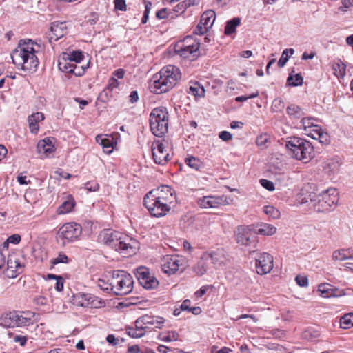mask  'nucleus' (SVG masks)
I'll return each mask as SVG.
<instances>
[{
    "mask_svg": "<svg viewBox=\"0 0 353 353\" xmlns=\"http://www.w3.org/2000/svg\"><path fill=\"white\" fill-rule=\"evenodd\" d=\"M40 46L30 39L21 41L12 52L11 59L17 69L28 72H34L39 61L37 56Z\"/></svg>",
    "mask_w": 353,
    "mask_h": 353,
    "instance_id": "nucleus-1",
    "label": "nucleus"
},
{
    "mask_svg": "<svg viewBox=\"0 0 353 353\" xmlns=\"http://www.w3.org/2000/svg\"><path fill=\"white\" fill-rule=\"evenodd\" d=\"M181 73L175 65H168L152 77L149 88L156 94L165 93L172 90L181 80Z\"/></svg>",
    "mask_w": 353,
    "mask_h": 353,
    "instance_id": "nucleus-2",
    "label": "nucleus"
},
{
    "mask_svg": "<svg viewBox=\"0 0 353 353\" xmlns=\"http://www.w3.org/2000/svg\"><path fill=\"white\" fill-rule=\"evenodd\" d=\"M99 241L124 254H131L134 252V247L136 243L132 239L111 229L101 231L99 235Z\"/></svg>",
    "mask_w": 353,
    "mask_h": 353,
    "instance_id": "nucleus-3",
    "label": "nucleus"
},
{
    "mask_svg": "<svg viewBox=\"0 0 353 353\" xmlns=\"http://www.w3.org/2000/svg\"><path fill=\"white\" fill-rule=\"evenodd\" d=\"M99 283V287L104 291L111 290L117 295L123 296L129 294L133 289L132 276L123 270H114L110 280L109 285L105 287Z\"/></svg>",
    "mask_w": 353,
    "mask_h": 353,
    "instance_id": "nucleus-4",
    "label": "nucleus"
},
{
    "mask_svg": "<svg viewBox=\"0 0 353 353\" xmlns=\"http://www.w3.org/2000/svg\"><path fill=\"white\" fill-rule=\"evenodd\" d=\"M164 322L163 317L143 315L136 320L134 327H128L126 332L132 338H141L152 327L160 328Z\"/></svg>",
    "mask_w": 353,
    "mask_h": 353,
    "instance_id": "nucleus-5",
    "label": "nucleus"
},
{
    "mask_svg": "<svg viewBox=\"0 0 353 353\" xmlns=\"http://www.w3.org/2000/svg\"><path fill=\"white\" fill-rule=\"evenodd\" d=\"M285 146L290 154L297 160L309 161L314 156V148L310 142L300 137H291Z\"/></svg>",
    "mask_w": 353,
    "mask_h": 353,
    "instance_id": "nucleus-6",
    "label": "nucleus"
},
{
    "mask_svg": "<svg viewBox=\"0 0 353 353\" xmlns=\"http://www.w3.org/2000/svg\"><path fill=\"white\" fill-rule=\"evenodd\" d=\"M169 114L166 108L158 107L150 114V130L156 137H162L168 132Z\"/></svg>",
    "mask_w": 353,
    "mask_h": 353,
    "instance_id": "nucleus-7",
    "label": "nucleus"
},
{
    "mask_svg": "<svg viewBox=\"0 0 353 353\" xmlns=\"http://www.w3.org/2000/svg\"><path fill=\"white\" fill-rule=\"evenodd\" d=\"M199 47L200 43L196 39L188 36L176 43L174 51L181 57L194 60L199 55Z\"/></svg>",
    "mask_w": 353,
    "mask_h": 353,
    "instance_id": "nucleus-8",
    "label": "nucleus"
},
{
    "mask_svg": "<svg viewBox=\"0 0 353 353\" xmlns=\"http://www.w3.org/2000/svg\"><path fill=\"white\" fill-rule=\"evenodd\" d=\"M34 316L30 312H10L2 318L1 324L7 327L29 326L34 323Z\"/></svg>",
    "mask_w": 353,
    "mask_h": 353,
    "instance_id": "nucleus-9",
    "label": "nucleus"
},
{
    "mask_svg": "<svg viewBox=\"0 0 353 353\" xmlns=\"http://www.w3.org/2000/svg\"><path fill=\"white\" fill-rule=\"evenodd\" d=\"M143 204L150 214L155 217L165 216L171 209L170 205L161 202V200L157 198V196H154V194L150 192L144 196Z\"/></svg>",
    "mask_w": 353,
    "mask_h": 353,
    "instance_id": "nucleus-10",
    "label": "nucleus"
},
{
    "mask_svg": "<svg viewBox=\"0 0 353 353\" xmlns=\"http://www.w3.org/2000/svg\"><path fill=\"white\" fill-rule=\"evenodd\" d=\"M235 239L241 245L256 248L258 239L254 233L253 225H240L234 230Z\"/></svg>",
    "mask_w": 353,
    "mask_h": 353,
    "instance_id": "nucleus-11",
    "label": "nucleus"
},
{
    "mask_svg": "<svg viewBox=\"0 0 353 353\" xmlns=\"http://www.w3.org/2000/svg\"><path fill=\"white\" fill-rule=\"evenodd\" d=\"M82 233L81 225L70 222L63 225L57 232V238L63 241V245L74 241L79 239Z\"/></svg>",
    "mask_w": 353,
    "mask_h": 353,
    "instance_id": "nucleus-12",
    "label": "nucleus"
},
{
    "mask_svg": "<svg viewBox=\"0 0 353 353\" xmlns=\"http://www.w3.org/2000/svg\"><path fill=\"white\" fill-rule=\"evenodd\" d=\"M339 201V192L336 188H330L318 196L317 210L327 211L334 208Z\"/></svg>",
    "mask_w": 353,
    "mask_h": 353,
    "instance_id": "nucleus-13",
    "label": "nucleus"
},
{
    "mask_svg": "<svg viewBox=\"0 0 353 353\" xmlns=\"http://www.w3.org/2000/svg\"><path fill=\"white\" fill-rule=\"evenodd\" d=\"M72 303L79 307L94 308H100L105 305V303L101 299L92 294L82 292L73 295Z\"/></svg>",
    "mask_w": 353,
    "mask_h": 353,
    "instance_id": "nucleus-14",
    "label": "nucleus"
},
{
    "mask_svg": "<svg viewBox=\"0 0 353 353\" xmlns=\"http://www.w3.org/2000/svg\"><path fill=\"white\" fill-rule=\"evenodd\" d=\"M134 274L140 285L147 290L154 289L159 285L158 280L150 272L148 268L140 266L137 268Z\"/></svg>",
    "mask_w": 353,
    "mask_h": 353,
    "instance_id": "nucleus-15",
    "label": "nucleus"
},
{
    "mask_svg": "<svg viewBox=\"0 0 353 353\" xmlns=\"http://www.w3.org/2000/svg\"><path fill=\"white\" fill-rule=\"evenodd\" d=\"M184 265L185 259L177 255L165 256L161 261L162 270L169 275L174 274L181 268L183 269Z\"/></svg>",
    "mask_w": 353,
    "mask_h": 353,
    "instance_id": "nucleus-16",
    "label": "nucleus"
},
{
    "mask_svg": "<svg viewBox=\"0 0 353 353\" xmlns=\"http://www.w3.org/2000/svg\"><path fill=\"white\" fill-rule=\"evenodd\" d=\"M232 200L225 195L205 196L197 200V204L202 208H215L220 205H229Z\"/></svg>",
    "mask_w": 353,
    "mask_h": 353,
    "instance_id": "nucleus-17",
    "label": "nucleus"
},
{
    "mask_svg": "<svg viewBox=\"0 0 353 353\" xmlns=\"http://www.w3.org/2000/svg\"><path fill=\"white\" fill-rule=\"evenodd\" d=\"M152 152L154 161L157 164L164 165L170 159L165 143L161 141H157L152 143Z\"/></svg>",
    "mask_w": 353,
    "mask_h": 353,
    "instance_id": "nucleus-18",
    "label": "nucleus"
},
{
    "mask_svg": "<svg viewBox=\"0 0 353 353\" xmlns=\"http://www.w3.org/2000/svg\"><path fill=\"white\" fill-rule=\"evenodd\" d=\"M23 270L20 257L15 253L8 255L6 274L8 278L14 279Z\"/></svg>",
    "mask_w": 353,
    "mask_h": 353,
    "instance_id": "nucleus-19",
    "label": "nucleus"
},
{
    "mask_svg": "<svg viewBox=\"0 0 353 353\" xmlns=\"http://www.w3.org/2000/svg\"><path fill=\"white\" fill-rule=\"evenodd\" d=\"M255 267L259 274H266L273 268V257L267 252L261 253L256 258Z\"/></svg>",
    "mask_w": 353,
    "mask_h": 353,
    "instance_id": "nucleus-20",
    "label": "nucleus"
},
{
    "mask_svg": "<svg viewBox=\"0 0 353 353\" xmlns=\"http://www.w3.org/2000/svg\"><path fill=\"white\" fill-rule=\"evenodd\" d=\"M150 192L168 205H170L176 201L174 190L168 185H161Z\"/></svg>",
    "mask_w": 353,
    "mask_h": 353,
    "instance_id": "nucleus-21",
    "label": "nucleus"
},
{
    "mask_svg": "<svg viewBox=\"0 0 353 353\" xmlns=\"http://www.w3.org/2000/svg\"><path fill=\"white\" fill-rule=\"evenodd\" d=\"M66 29L67 26L65 22L55 21L52 23L50 31L48 35L49 41H57L63 37L67 32Z\"/></svg>",
    "mask_w": 353,
    "mask_h": 353,
    "instance_id": "nucleus-22",
    "label": "nucleus"
},
{
    "mask_svg": "<svg viewBox=\"0 0 353 353\" xmlns=\"http://www.w3.org/2000/svg\"><path fill=\"white\" fill-rule=\"evenodd\" d=\"M37 149L41 158L48 157L55 150L52 139L47 137L40 140L37 143Z\"/></svg>",
    "mask_w": 353,
    "mask_h": 353,
    "instance_id": "nucleus-23",
    "label": "nucleus"
},
{
    "mask_svg": "<svg viewBox=\"0 0 353 353\" xmlns=\"http://www.w3.org/2000/svg\"><path fill=\"white\" fill-rule=\"evenodd\" d=\"M316 119L313 117H303L297 128L303 130L305 134L310 137L314 132V130L319 126V125L316 123Z\"/></svg>",
    "mask_w": 353,
    "mask_h": 353,
    "instance_id": "nucleus-24",
    "label": "nucleus"
},
{
    "mask_svg": "<svg viewBox=\"0 0 353 353\" xmlns=\"http://www.w3.org/2000/svg\"><path fill=\"white\" fill-rule=\"evenodd\" d=\"M96 141L100 144L106 154H110L114 149V145L116 144L114 138L108 134H99L96 137Z\"/></svg>",
    "mask_w": 353,
    "mask_h": 353,
    "instance_id": "nucleus-25",
    "label": "nucleus"
},
{
    "mask_svg": "<svg viewBox=\"0 0 353 353\" xmlns=\"http://www.w3.org/2000/svg\"><path fill=\"white\" fill-rule=\"evenodd\" d=\"M44 119V114L39 112L33 113L28 117L29 128L32 133L37 134L39 130V123Z\"/></svg>",
    "mask_w": 353,
    "mask_h": 353,
    "instance_id": "nucleus-26",
    "label": "nucleus"
},
{
    "mask_svg": "<svg viewBox=\"0 0 353 353\" xmlns=\"http://www.w3.org/2000/svg\"><path fill=\"white\" fill-rule=\"evenodd\" d=\"M253 229L255 235L261 234L263 236H271L276 231V228L274 226L264 223L253 225Z\"/></svg>",
    "mask_w": 353,
    "mask_h": 353,
    "instance_id": "nucleus-27",
    "label": "nucleus"
},
{
    "mask_svg": "<svg viewBox=\"0 0 353 353\" xmlns=\"http://www.w3.org/2000/svg\"><path fill=\"white\" fill-rule=\"evenodd\" d=\"M312 139L318 140L322 145H328L330 143V137L327 132L319 125L310 136Z\"/></svg>",
    "mask_w": 353,
    "mask_h": 353,
    "instance_id": "nucleus-28",
    "label": "nucleus"
},
{
    "mask_svg": "<svg viewBox=\"0 0 353 353\" xmlns=\"http://www.w3.org/2000/svg\"><path fill=\"white\" fill-rule=\"evenodd\" d=\"M67 54H61L59 59L58 66L61 71L66 73H71L74 69V63L72 61L68 60Z\"/></svg>",
    "mask_w": 353,
    "mask_h": 353,
    "instance_id": "nucleus-29",
    "label": "nucleus"
},
{
    "mask_svg": "<svg viewBox=\"0 0 353 353\" xmlns=\"http://www.w3.org/2000/svg\"><path fill=\"white\" fill-rule=\"evenodd\" d=\"M119 86V82L114 77L110 78L107 87L103 90L101 95H105L106 99L113 97V92L116 90Z\"/></svg>",
    "mask_w": 353,
    "mask_h": 353,
    "instance_id": "nucleus-30",
    "label": "nucleus"
},
{
    "mask_svg": "<svg viewBox=\"0 0 353 353\" xmlns=\"http://www.w3.org/2000/svg\"><path fill=\"white\" fill-rule=\"evenodd\" d=\"M216 19V13L212 10H208L203 13L201 17L200 21H201V23L204 24L209 28H210Z\"/></svg>",
    "mask_w": 353,
    "mask_h": 353,
    "instance_id": "nucleus-31",
    "label": "nucleus"
},
{
    "mask_svg": "<svg viewBox=\"0 0 353 353\" xmlns=\"http://www.w3.org/2000/svg\"><path fill=\"white\" fill-rule=\"evenodd\" d=\"M75 202L72 196H69L67 199L62 203L57 210L59 214H65L72 211L74 207Z\"/></svg>",
    "mask_w": 353,
    "mask_h": 353,
    "instance_id": "nucleus-32",
    "label": "nucleus"
},
{
    "mask_svg": "<svg viewBox=\"0 0 353 353\" xmlns=\"http://www.w3.org/2000/svg\"><path fill=\"white\" fill-rule=\"evenodd\" d=\"M318 291L321 296L324 298H329L332 296H338L332 286L329 283H321L318 287Z\"/></svg>",
    "mask_w": 353,
    "mask_h": 353,
    "instance_id": "nucleus-33",
    "label": "nucleus"
},
{
    "mask_svg": "<svg viewBox=\"0 0 353 353\" xmlns=\"http://www.w3.org/2000/svg\"><path fill=\"white\" fill-rule=\"evenodd\" d=\"M215 265H221L225 259L224 250L223 249H217L208 254L207 256Z\"/></svg>",
    "mask_w": 353,
    "mask_h": 353,
    "instance_id": "nucleus-34",
    "label": "nucleus"
},
{
    "mask_svg": "<svg viewBox=\"0 0 353 353\" xmlns=\"http://www.w3.org/2000/svg\"><path fill=\"white\" fill-rule=\"evenodd\" d=\"M332 259L335 261H345L347 259H353V255H351L350 250H338L332 253Z\"/></svg>",
    "mask_w": 353,
    "mask_h": 353,
    "instance_id": "nucleus-35",
    "label": "nucleus"
},
{
    "mask_svg": "<svg viewBox=\"0 0 353 353\" xmlns=\"http://www.w3.org/2000/svg\"><path fill=\"white\" fill-rule=\"evenodd\" d=\"M241 23V19L239 17H234L226 22L224 33L225 35H230L236 32V28Z\"/></svg>",
    "mask_w": 353,
    "mask_h": 353,
    "instance_id": "nucleus-36",
    "label": "nucleus"
},
{
    "mask_svg": "<svg viewBox=\"0 0 353 353\" xmlns=\"http://www.w3.org/2000/svg\"><path fill=\"white\" fill-rule=\"evenodd\" d=\"M188 93L195 97H203L205 95V89L199 83L194 82L190 85Z\"/></svg>",
    "mask_w": 353,
    "mask_h": 353,
    "instance_id": "nucleus-37",
    "label": "nucleus"
},
{
    "mask_svg": "<svg viewBox=\"0 0 353 353\" xmlns=\"http://www.w3.org/2000/svg\"><path fill=\"white\" fill-rule=\"evenodd\" d=\"M287 113L289 117L294 119H298L302 118L304 114L302 109L298 105L291 104L287 108Z\"/></svg>",
    "mask_w": 353,
    "mask_h": 353,
    "instance_id": "nucleus-38",
    "label": "nucleus"
},
{
    "mask_svg": "<svg viewBox=\"0 0 353 353\" xmlns=\"http://www.w3.org/2000/svg\"><path fill=\"white\" fill-rule=\"evenodd\" d=\"M340 163L338 159H328L325 165L324 166L325 171L331 174L336 172L339 168Z\"/></svg>",
    "mask_w": 353,
    "mask_h": 353,
    "instance_id": "nucleus-39",
    "label": "nucleus"
},
{
    "mask_svg": "<svg viewBox=\"0 0 353 353\" xmlns=\"http://www.w3.org/2000/svg\"><path fill=\"white\" fill-rule=\"evenodd\" d=\"M334 74L338 78H343L345 74L346 65L341 61L337 60L332 63Z\"/></svg>",
    "mask_w": 353,
    "mask_h": 353,
    "instance_id": "nucleus-40",
    "label": "nucleus"
},
{
    "mask_svg": "<svg viewBox=\"0 0 353 353\" xmlns=\"http://www.w3.org/2000/svg\"><path fill=\"white\" fill-rule=\"evenodd\" d=\"M62 54H67L68 60L74 63H80L84 58L83 52L80 50H75L71 52H63Z\"/></svg>",
    "mask_w": 353,
    "mask_h": 353,
    "instance_id": "nucleus-41",
    "label": "nucleus"
},
{
    "mask_svg": "<svg viewBox=\"0 0 353 353\" xmlns=\"http://www.w3.org/2000/svg\"><path fill=\"white\" fill-rule=\"evenodd\" d=\"M340 326L343 329H349L353 327V313H348L340 319Z\"/></svg>",
    "mask_w": 353,
    "mask_h": 353,
    "instance_id": "nucleus-42",
    "label": "nucleus"
},
{
    "mask_svg": "<svg viewBox=\"0 0 353 353\" xmlns=\"http://www.w3.org/2000/svg\"><path fill=\"white\" fill-rule=\"evenodd\" d=\"M294 53V50L293 48H288L283 51L281 57H280L278 61V65L279 68H283L285 66L286 63L288 62L290 56H292Z\"/></svg>",
    "mask_w": 353,
    "mask_h": 353,
    "instance_id": "nucleus-43",
    "label": "nucleus"
},
{
    "mask_svg": "<svg viewBox=\"0 0 353 353\" xmlns=\"http://www.w3.org/2000/svg\"><path fill=\"white\" fill-rule=\"evenodd\" d=\"M193 5V3L191 0L189 1H183L180 3H179L173 9V12H175L176 14V16L180 15L183 14L188 8H189L190 6Z\"/></svg>",
    "mask_w": 353,
    "mask_h": 353,
    "instance_id": "nucleus-44",
    "label": "nucleus"
},
{
    "mask_svg": "<svg viewBox=\"0 0 353 353\" xmlns=\"http://www.w3.org/2000/svg\"><path fill=\"white\" fill-rule=\"evenodd\" d=\"M287 81L291 86H299L303 84V79L300 74H296L295 75L290 74Z\"/></svg>",
    "mask_w": 353,
    "mask_h": 353,
    "instance_id": "nucleus-45",
    "label": "nucleus"
},
{
    "mask_svg": "<svg viewBox=\"0 0 353 353\" xmlns=\"http://www.w3.org/2000/svg\"><path fill=\"white\" fill-rule=\"evenodd\" d=\"M319 336V332L312 327L306 329L302 334V337L308 341L316 339Z\"/></svg>",
    "mask_w": 353,
    "mask_h": 353,
    "instance_id": "nucleus-46",
    "label": "nucleus"
},
{
    "mask_svg": "<svg viewBox=\"0 0 353 353\" xmlns=\"http://www.w3.org/2000/svg\"><path fill=\"white\" fill-rule=\"evenodd\" d=\"M70 261L68 257L62 252H59L57 256L51 259L52 265H55L59 263H68Z\"/></svg>",
    "mask_w": 353,
    "mask_h": 353,
    "instance_id": "nucleus-47",
    "label": "nucleus"
},
{
    "mask_svg": "<svg viewBox=\"0 0 353 353\" xmlns=\"http://www.w3.org/2000/svg\"><path fill=\"white\" fill-rule=\"evenodd\" d=\"M194 272L198 276H202L207 272L206 264L203 261H200L193 268Z\"/></svg>",
    "mask_w": 353,
    "mask_h": 353,
    "instance_id": "nucleus-48",
    "label": "nucleus"
},
{
    "mask_svg": "<svg viewBox=\"0 0 353 353\" xmlns=\"http://www.w3.org/2000/svg\"><path fill=\"white\" fill-rule=\"evenodd\" d=\"M263 212L272 219H277L280 215L279 211L272 205L265 206Z\"/></svg>",
    "mask_w": 353,
    "mask_h": 353,
    "instance_id": "nucleus-49",
    "label": "nucleus"
},
{
    "mask_svg": "<svg viewBox=\"0 0 353 353\" xmlns=\"http://www.w3.org/2000/svg\"><path fill=\"white\" fill-rule=\"evenodd\" d=\"M79 63H74V70L72 72V74H74L76 77H81L82 76L87 68H89V63H88L86 65H78Z\"/></svg>",
    "mask_w": 353,
    "mask_h": 353,
    "instance_id": "nucleus-50",
    "label": "nucleus"
},
{
    "mask_svg": "<svg viewBox=\"0 0 353 353\" xmlns=\"http://www.w3.org/2000/svg\"><path fill=\"white\" fill-rule=\"evenodd\" d=\"M185 163L189 167L195 170H198L201 165L199 159L192 156L185 159Z\"/></svg>",
    "mask_w": 353,
    "mask_h": 353,
    "instance_id": "nucleus-51",
    "label": "nucleus"
},
{
    "mask_svg": "<svg viewBox=\"0 0 353 353\" xmlns=\"http://www.w3.org/2000/svg\"><path fill=\"white\" fill-rule=\"evenodd\" d=\"M48 277L49 279H52L56 280L55 288L58 292H61L63 289V280L61 276H57L54 274H48Z\"/></svg>",
    "mask_w": 353,
    "mask_h": 353,
    "instance_id": "nucleus-52",
    "label": "nucleus"
},
{
    "mask_svg": "<svg viewBox=\"0 0 353 353\" xmlns=\"http://www.w3.org/2000/svg\"><path fill=\"white\" fill-rule=\"evenodd\" d=\"M156 16L159 19H163L166 18L174 19V15L172 14V12L170 11L168 12L166 8H162L158 10L156 13Z\"/></svg>",
    "mask_w": 353,
    "mask_h": 353,
    "instance_id": "nucleus-53",
    "label": "nucleus"
},
{
    "mask_svg": "<svg viewBox=\"0 0 353 353\" xmlns=\"http://www.w3.org/2000/svg\"><path fill=\"white\" fill-rule=\"evenodd\" d=\"M179 339V334L176 331H170L168 334L161 338L165 342L176 341Z\"/></svg>",
    "mask_w": 353,
    "mask_h": 353,
    "instance_id": "nucleus-54",
    "label": "nucleus"
},
{
    "mask_svg": "<svg viewBox=\"0 0 353 353\" xmlns=\"http://www.w3.org/2000/svg\"><path fill=\"white\" fill-rule=\"evenodd\" d=\"M210 28L201 23V21H200L199 23L196 26V27L193 30V33L198 35L204 34Z\"/></svg>",
    "mask_w": 353,
    "mask_h": 353,
    "instance_id": "nucleus-55",
    "label": "nucleus"
},
{
    "mask_svg": "<svg viewBox=\"0 0 353 353\" xmlns=\"http://www.w3.org/2000/svg\"><path fill=\"white\" fill-rule=\"evenodd\" d=\"M269 137L267 134H261L257 136L256 139V144L259 147L265 146V143L268 142Z\"/></svg>",
    "mask_w": 353,
    "mask_h": 353,
    "instance_id": "nucleus-56",
    "label": "nucleus"
},
{
    "mask_svg": "<svg viewBox=\"0 0 353 353\" xmlns=\"http://www.w3.org/2000/svg\"><path fill=\"white\" fill-rule=\"evenodd\" d=\"M152 7V3L149 1L145 3V11L141 19L142 23H146L148 19V16Z\"/></svg>",
    "mask_w": 353,
    "mask_h": 353,
    "instance_id": "nucleus-57",
    "label": "nucleus"
},
{
    "mask_svg": "<svg viewBox=\"0 0 353 353\" xmlns=\"http://www.w3.org/2000/svg\"><path fill=\"white\" fill-rule=\"evenodd\" d=\"M33 301L37 305H46L48 300V298L43 295H38L33 299Z\"/></svg>",
    "mask_w": 353,
    "mask_h": 353,
    "instance_id": "nucleus-58",
    "label": "nucleus"
},
{
    "mask_svg": "<svg viewBox=\"0 0 353 353\" xmlns=\"http://www.w3.org/2000/svg\"><path fill=\"white\" fill-rule=\"evenodd\" d=\"M99 188V185L95 181H89L84 185V188L89 192H95Z\"/></svg>",
    "mask_w": 353,
    "mask_h": 353,
    "instance_id": "nucleus-59",
    "label": "nucleus"
},
{
    "mask_svg": "<svg viewBox=\"0 0 353 353\" xmlns=\"http://www.w3.org/2000/svg\"><path fill=\"white\" fill-rule=\"evenodd\" d=\"M260 184L264 188H265L266 190H269V191H272L274 190V183L268 180V179H262L260 180Z\"/></svg>",
    "mask_w": 353,
    "mask_h": 353,
    "instance_id": "nucleus-60",
    "label": "nucleus"
},
{
    "mask_svg": "<svg viewBox=\"0 0 353 353\" xmlns=\"http://www.w3.org/2000/svg\"><path fill=\"white\" fill-rule=\"evenodd\" d=\"M295 281L301 287H306L308 285V279L306 276L298 275L296 276Z\"/></svg>",
    "mask_w": 353,
    "mask_h": 353,
    "instance_id": "nucleus-61",
    "label": "nucleus"
},
{
    "mask_svg": "<svg viewBox=\"0 0 353 353\" xmlns=\"http://www.w3.org/2000/svg\"><path fill=\"white\" fill-rule=\"evenodd\" d=\"M258 95H259V92L256 91V92H255L254 93H252L251 94H250L248 96H239V97H237L235 98V101H237V102H243V101H247L249 99L255 98V97H258Z\"/></svg>",
    "mask_w": 353,
    "mask_h": 353,
    "instance_id": "nucleus-62",
    "label": "nucleus"
},
{
    "mask_svg": "<svg viewBox=\"0 0 353 353\" xmlns=\"http://www.w3.org/2000/svg\"><path fill=\"white\" fill-rule=\"evenodd\" d=\"M114 7L115 9L125 11L126 10V4L125 0H114Z\"/></svg>",
    "mask_w": 353,
    "mask_h": 353,
    "instance_id": "nucleus-63",
    "label": "nucleus"
},
{
    "mask_svg": "<svg viewBox=\"0 0 353 353\" xmlns=\"http://www.w3.org/2000/svg\"><path fill=\"white\" fill-rule=\"evenodd\" d=\"M219 138L224 141H230L232 139V135L231 133H230L228 131H221L220 133H219Z\"/></svg>",
    "mask_w": 353,
    "mask_h": 353,
    "instance_id": "nucleus-64",
    "label": "nucleus"
}]
</instances>
